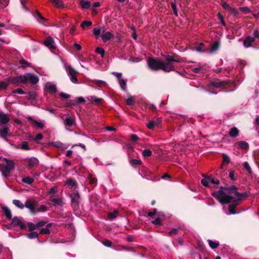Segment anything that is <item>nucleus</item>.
<instances>
[{"mask_svg": "<svg viewBox=\"0 0 259 259\" xmlns=\"http://www.w3.org/2000/svg\"><path fill=\"white\" fill-rule=\"evenodd\" d=\"M53 4L57 7L60 8L62 6L63 2L61 0H51Z\"/></svg>", "mask_w": 259, "mask_h": 259, "instance_id": "ea45409f", "label": "nucleus"}, {"mask_svg": "<svg viewBox=\"0 0 259 259\" xmlns=\"http://www.w3.org/2000/svg\"><path fill=\"white\" fill-rule=\"evenodd\" d=\"M2 210L3 214L6 215L7 219L10 220L12 219L11 211L7 206H2Z\"/></svg>", "mask_w": 259, "mask_h": 259, "instance_id": "f8f14e48", "label": "nucleus"}, {"mask_svg": "<svg viewBox=\"0 0 259 259\" xmlns=\"http://www.w3.org/2000/svg\"><path fill=\"white\" fill-rule=\"evenodd\" d=\"M201 183L202 185L206 187H210V186L209 185V181L206 179H202L201 180Z\"/></svg>", "mask_w": 259, "mask_h": 259, "instance_id": "603ef678", "label": "nucleus"}, {"mask_svg": "<svg viewBox=\"0 0 259 259\" xmlns=\"http://www.w3.org/2000/svg\"><path fill=\"white\" fill-rule=\"evenodd\" d=\"M72 206L77 209L79 203L80 195L77 191H75L70 194Z\"/></svg>", "mask_w": 259, "mask_h": 259, "instance_id": "0eeeda50", "label": "nucleus"}, {"mask_svg": "<svg viewBox=\"0 0 259 259\" xmlns=\"http://www.w3.org/2000/svg\"><path fill=\"white\" fill-rule=\"evenodd\" d=\"M204 46V44L203 43H200L199 45L196 47V50L197 51L199 52H204V49H203V47Z\"/></svg>", "mask_w": 259, "mask_h": 259, "instance_id": "8fccbe9b", "label": "nucleus"}, {"mask_svg": "<svg viewBox=\"0 0 259 259\" xmlns=\"http://www.w3.org/2000/svg\"><path fill=\"white\" fill-rule=\"evenodd\" d=\"M153 224L156 225H160L161 224V220L159 217L156 218L154 221L152 222Z\"/></svg>", "mask_w": 259, "mask_h": 259, "instance_id": "338daca9", "label": "nucleus"}, {"mask_svg": "<svg viewBox=\"0 0 259 259\" xmlns=\"http://www.w3.org/2000/svg\"><path fill=\"white\" fill-rule=\"evenodd\" d=\"M9 128L8 127H5L2 129H0V137L4 138L6 140L7 139L5 138L8 135Z\"/></svg>", "mask_w": 259, "mask_h": 259, "instance_id": "aec40b11", "label": "nucleus"}, {"mask_svg": "<svg viewBox=\"0 0 259 259\" xmlns=\"http://www.w3.org/2000/svg\"><path fill=\"white\" fill-rule=\"evenodd\" d=\"M171 7L173 10L174 14L177 16L178 15V10L177 8L176 4L175 2H172L171 3Z\"/></svg>", "mask_w": 259, "mask_h": 259, "instance_id": "de8ad7c7", "label": "nucleus"}, {"mask_svg": "<svg viewBox=\"0 0 259 259\" xmlns=\"http://www.w3.org/2000/svg\"><path fill=\"white\" fill-rule=\"evenodd\" d=\"M243 166H244V169L247 172H248L249 174H251L252 173L251 168L250 167L249 163L247 161H245V162H244L243 163Z\"/></svg>", "mask_w": 259, "mask_h": 259, "instance_id": "a19ab883", "label": "nucleus"}, {"mask_svg": "<svg viewBox=\"0 0 259 259\" xmlns=\"http://www.w3.org/2000/svg\"><path fill=\"white\" fill-rule=\"evenodd\" d=\"M119 83L122 90L125 91L126 90V81L123 79H119Z\"/></svg>", "mask_w": 259, "mask_h": 259, "instance_id": "c756f323", "label": "nucleus"}, {"mask_svg": "<svg viewBox=\"0 0 259 259\" xmlns=\"http://www.w3.org/2000/svg\"><path fill=\"white\" fill-rule=\"evenodd\" d=\"M163 56L164 58L163 60L158 58H148L147 62L149 68L153 71L161 70L164 72H169L176 70V63L182 62V58L175 53Z\"/></svg>", "mask_w": 259, "mask_h": 259, "instance_id": "f257e3e1", "label": "nucleus"}, {"mask_svg": "<svg viewBox=\"0 0 259 259\" xmlns=\"http://www.w3.org/2000/svg\"><path fill=\"white\" fill-rule=\"evenodd\" d=\"M102 243L104 245L107 247H111L112 244V242L108 239L102 241Z\"/></svg>", "mask_w": 259, "mask_h": 259, "instance_id": "6e6d98bb", "label": "nucleus"}, {"mask_svg": "<svg viewBox=\"0 0 259 259\" xmlns=\"http://www.w3.org/2000/svg\"><path fill=\"white\" fill-rule=\"evenodd\" d=\"M95 84L100 87H102L103 85H104L106 83L104 81H103V80H97L95 81Z\"/></svg>", "mask_w": 259, "mask_h": 259, "instance_id": "e2e57ef3", "label": "nucleus"}, {"mask_svg": "<svg viewBox=\"0 0 259 259\" xmlns=\"http://www.w3.org/2000/svg\"><path fill=\"white\" fill-rule=\"evenodd\" d=\"M27 237L29 238V239H34V238H36L38 237V233H37V232H31L29 234H28L27 235Z\"/></svg>", "mask_w": 259, "mask_h": 259, "instance_id": "c9c22d12", "label": "nucleus"}, {"mask_svg": "<svg viewBox=\"0 0 259 259\" xmlns=\"http://www.w3.org/2000/svg\"><path fill=\"white\" fill-rule=\"evenodd\" d=\"M7 80L9 83L16 85H18L19 83L26 84L28 81L35 84L38 82L39 79L34 74L28 73L18 76L9 77Z\"/></svg>", "mask_w": 259, "mask_h": 259, "instance_id": "7ed1b4c3", "label": "nucleus"}, {"mask_svg": "<svg viewBox=\"0 0 259 259\" xmlns=\"http://www.w3.org/2000/svg\"><path fill=\"white\" fill-rule=\"evenodd\" d=\"M142 155L144 157H149L152 155V151L149 149H144L142 151Z\"/></svg>", "mask_w": 259, "mask_h": 259, "instance_id": "f704fd0d", "label": "nucleus"}, {"mask_svg": "<svg viewBox=\"0 0 259 259\" xmlns=\"http://www.w3.org/2000/svg\"><path fill=\"white\" fill-rule=\"evenodd\" d=\"M13 203L17 207L20 209L24 208V204H23L20 200L14 199L13 200Z\"/></svg>", "mask_w": 259, "mask_h": 259, "instance_id": "b1692460", "label": "nucleus"}, {"mask_svg": "<svg viewBox=\"0 0 259 259\" xmlns=\"http://www.w3.org/2000/svg\"><path fill=\"white\" fill-rule=\"evenodd\" d=\"M118 214V210H115L113 212H110L108 213V218L110 220H112L116 218Z\"/></svg>", "mask_w": 259, "mask_h": 259, "instance_id": "a878e982", "label": "nucleus"}, {"mask_svg": "<svg viewBox=\"0 0 259 259\" xmlns=\"http://www.w3.org/2000/svg\"><path fill=\"white\" fill-rule=\"evenodd\" d=\"M238 148L242 150H248L249 144L245 141H240L238 143Z\"/></svg>", "mask_w": 259, "mask_h": 259, "instance_id": "a211bd4d", "label": "nucleus"}, {"mask_svg": "<svg viewBox=\"0 0 259 259\" xmlns=\"http://www.w3.org/2000/svg\"><path fill=\"white\" fill-rule=\"evenodd\" d=\"M155 125H157V122L152 120L147 124V127L150 130H153Z\"/></svg>", "mask_w": 259, "mask_h": 259, "instance_id": "4c0bfd02", "label": "nucleus"}, {"mask_svg": "<svg viewBox=\"0 0 259 259\" xmlns=\"http://www.w3.org/2000/svg\"><path fill=\"white\" fill-rule=\"evenodd\" d=\"M10 120L8 115L4 113H0V123L2 124H6Z\"/></svg>", "mask_w": 259, "mask_h": 259, "instance_id": "f3484780", "label": "nucleus"}, {"mask_svg": "<svg viewBox=\"0 0 259 259\" xmlns=\"http://www.w3.org/2000/svg\"><path fill=\"white\" fill-rule=\"evenodd\" d=\"M254 41V37H252L250 36H247L243 41V45L246 48H249L251 46V44Z\"/></svg>", "mask_w": 259, "mask_h": 259, "instance_id": "9b49d317", "label": "nucleus"}, {"mask_svg": "<svg viewBox=\"0 0 259 259\" xmlns=\"http://www.w3.org/2000/svg\"><path fill=\"white\" fill-rule=\"evenodd\" d=\"M47 210V207L45 205H41L39 207H36L37 213L39 212H45Z\"/></svg>", "mask_w": 259, "mask_h": 259, "instance_id": "79ce46f5", "label": "nucleus"}, {"mask_svg": "<svg viewBox=\"0 0 259 259\" xmlns=\"http://www.w3.org/2000/svg\"><path fill=\"white\" fill-rule=\"evenodd\" d=\"M51 201L53 202V205L54 206H62L63 205L61 198H52Z\"/></svg>", "mask_w": 259, "mask_h": 259, "instance_id": "412c9836", "label": "nucleus"}, {"mask_svg": "<svg viewBox=\"0 0 259 259\" xmlns=\"http://www.w3.org/2000/svg\"><path fill=\"white\" fill-rule=\"evenodd\" d=\"M178 231H179V229H178V228L172 229L168 232V235L169 236H171L174 235H176V234H177Z\"/></svg>", "mask_w": 259, "mask_h": 259, "instance_id": "052dcab7", "label": "nucleus"}, {"mask_svg": "<svg viewBox=\"0 0 259 259\" xmlns=\"http://www.w3.org/2000/svg\"><path fill=\"white\" fill-rule=\"evenodd\" d=\"M24 164H25L28 168H32L38 164V160L37 158L34 157H31L30 158H26L24 160Z\"/></svg>", "mask_w": 259, "mask_h": 259, "instance_id": "6e6552de", "label": "nucleus"}, {"mask_svg": "<svg viewBox=\"0 0 259 259\" xmlns=\"http://www.w3.org/2000/svg\"><path fill=\"white\" fill-rule=\"evenodd\" d=\"M35 16L38 17V18L39 19H40V20H41L47 22L48 21V20L47 19L45 18V17H44L38 11H35Z\"/></svg>", "mask_w": 259, "mask_h": 259, "instance_id": "49530a36", "label": "nucleus"}, {"mask_svg": "<svg viewBox=\"0 0 259 259\" xmlns=\"http://www.w3.org/2000/svg\"><path fill=\"white\" fill-rule=\"evenodd\" d=\"M39 234L49 235L50 234V231L48 228H42L40 230Z\"/></svg>", "mask_w": 259, "mask_h": 259, "instance_id": "13d9d810", "label": "nucleus"}, {"mask_svg": "<svg viewBox=\"0 0 259 259\" xmlns=\"http://www.w3.org/2000/svg\"><path fill=\"white\" fill-rule=\"evenodd\" d=\"M38 202L35 200L28 199L26 201L24 207L29 209L31 214L34 215L37 213L36 207L38 206Z\"/></svg>", "mask_w": 259, "mask_h": 259, "instance_id": "39448f33", "label": "nucleus"}, {"mask_svg": "<svg viewBox=\"0 0 259 259\" xmlns=\"http://www.w3.org/2000/svg\"><path fill=\"white\" fill-rule=\"evenodd\" d=\"M229 136L232 138H235L239 135V130L236 127H233L229 132Z\"/></svg>", "mask_w": 259, "mask_h": 259, "instance_id": "dca6fc26", "label": "nucleus"}, {"mask_svg": "<svg viewBox=\"0 0 259 259\" xmlns=\"http://www.w3.org/2000/svg\"><path fill=\"white\" fill-rule=\"evenodd\" d=\"M20 146V148L23 150H29L30 149L27 142H22L21 145Z\"/></svg>", "mask_w": 259, "mask_h": 259, "instance_id": "72a5a7b5", "label": "nucleus"}, {"mask_svg": "<svg viewBox=\"0 0 259 259\" xmlns=\"http://www.w3.org/2000/svg\"><path fill=\"white\" fill-rule=\"evenodd\" d=\"M239 10L244 14H247L250 12V10L247 7H240Z\"/></svg>", "mask_w": 259, "mask_h": 259, "instance_id": "5fc2aeb1", "label": "nucleus"}, {"mask_svg": "<svg viewBox=\"0 0 259 259\" xmlns=\"http://www.w3.org/2000/svg\"><path fill=\"white\" fill-rule=\"evenodd\" d=\"M102 29H100V28H94L93 29V34L97 37L99 36L101 33Z\"/></svg>", "mask_w": 259, "mask_h": 259, "instance_id": "680f3d73", "label": "nucleus"}, {"mask_svg": "<svg viewBox=\"0 0 259 259\" xmlns=\"http://www.w3.org/2000/svg\"><path fill=\"white\" fill-rule=\"evenodd\" d=\"M16 93H18L19 94H21V95L25 94V92L21 88H18V89H17L13 91V92H12L13 94H16Z\"/></svg>", "mask_w": 259, "mask_h": 259, "instance_id": "bf43d9fd", "label": "nucleus"}, {"mask_svg": "<svg viewBox=\"0 0 259 259\" xmlns=\"http://www.w3.org/2000/svg\"><path fill=\"white\" fill-rule=\"evenodd\" d=\"M228 84V82L226 81H212L209 82V87L210 88H220L222 87H225Z\"/></svg>", "mask_w": 259, "mask_h": 259, "instance_id": "1a4fd4ad", "label": "nucleus"}, {"mask_svg": "<svg viewBox=\"0 0 259 259\" xmlns=\"http://www.w3.org/2000/svg\"><path fill=\"white\" fill-rule=\"evenodd\" d=\"M66 71L68 72V75L70 76L71 81L74 83H77L78 79L76 75L78 73L77 70L73 68L71 66L69 65L66 68Z\"/></svg>", "mask_w": 259, "mask_h": 259, "instance_id": "423d86ee", "label": "nucleus"}, {"mask_svg": "<svg viewBox=\"0 0 259 259\" xmlns=\"http://www.w3.org/2000/svg\"><path fill=\"white\" fill-rule=\"evenodd\" d=\"M48 90L50 92L56 93L57 91L56 86L53 84H50L48 87Z\"/></svg>", "mask_w": 259, "mask_h": 259, "instance_id": "4d7b16f0", "label": "nucleus"}, {"mask_svg": "<svg viewBox=\"0 0 259 259\" xmlns=\"http://www.w3.org/2000/svg\"><path fill=\"white\" fill-rule=\"evenodd\" d=\"M67 184L69 186H71L72 187H75L77 185V183H76V181L72 180V179L68 180Z\"/></svg>", "mask_w": 259, "mask_h": 259, "instance_id": "864d4df0", "label": "nucleus"}, {"mask_svg": "<svg viewBox=\"0 0 259 259\" xmlns=\"http://www.w3.org/2000/svg\"><path fill=\"white\" fill-rule=\"evenodd\" d=\"M130 163L132 166L135 167L137 165H141L142 162L141 160L132 159L130 161Z\"/></svg>", "mask_w": 259, "mask_h": 259, "instance_id": "bb28decb", "label": "nucleus"}, {"mask_svg": "<svg viewBox=\"0 0 259 259\" xmlns=\"http://www.w3.org/2000/svg\"><path fill=\"white\" fill-rule=\"evenodd\" d=\"M207 179L209 181V182H211L212 184H214L216 185H218L220 183V181L219 180H215L211 175L208 176L207 177Z\"/></svg>", "mask_w": 259, "mask_h": 259, "instance_id": "473e14b6", "label": "nucleus"}, {"mask_svg": "<svg viewBox=\"0 0 259 259\" xmlns=\"http://www.w3.org/2000/svg\"><path fill=\"white\" fill-rule=\"evenodd\" d=\"M85 102V99L82 97H77L73 101H72V103H68L67 107H71V105H74L75 104H80L82 103H84Z\"/></svg>", "mask_w": 259, "mask_h": 259, "instance_id": "2eb2a0df", "label": "nucleus"}, {"mask_svg": "<svg viewBox=\"0 0 259 259\" xmlns=\"http://www.w3.org/2000/svg\"><path fill=\"white\" fill-rule=\"evenodd\" d=\"M54 40L53 37L49 36L44 41L45 45L50 49L54 50L56 49L55 46L54 45Z\"/></svg>", "mask_w": 259, "mask_h": 259, "instance_id": "9d476101", "label": "nucleus"}, {"mask_svg": "<svg viewBox=\"0 0 259 259\" xmlns=\"http://www.w3.org/2000/svg\"><path fill=\"white\" fill-rule=\"evenodd\" d=\"M22 181L24 183L31 185L34 182V179L30 177H27L23 178Z\"/></svg>", "mask_w": 259, "mask_h": 259, "instance_id": "393cba45", "label": "nucleus"}, {"mask_svg": "<svg viewBox=\"0 0 259 259\" xmlns=\"http://www.w3.org/2000/svg\"><path fill=\"white\" fill-rule=\"evenodd\" d=\"M36 93L34 91H29L28 92V96L27 97V99L28 100H33L36 98Z\"/></svg>", "mask_w": 259, "mask_h": 259, "instance_id": "7c9ffc66", "label": "nucleus"}, {"mask_svg": "<svg viewBox=\"0 0 259 259\" xmlns=\"http://www.w3.org/2000/svg\"><path fill=\"white\" fill-rule=\"evenodd\" d=\"M90 101L93 103H95L97 105H99L102 103V102L103 101V99L102 98H96L94 96H91Z\"/></svg>", "mask_w": 259, "mask_h": 259, "instance_id": "5701e85b", "label": "nucleus"}, {"mask_svg": "<svg viewBox=\"0 0 259 259\" xmlns=\"http://www.w3.org/2000/svg\"><path fill=\"white\" fill-rule=\"evenodd\" d=\"M92 22L91 21H84L81 23V27L84 29L85 27L86 26H90L92 25Z\"/></svg>", "mask_w": 259, "mask_h": 259, "instance_id": "09e8293b", "label": "nucleus"}, {"mask_svg": "<svg viewBox=\"0 0 259 259\" xmlns=\"http://www.w3.org/2000/svg\"><path fill=\"white\" fill-rule=\"evenodd\" d=\"M219 46H220L219 43L218 42L215 41L211 46V48L209 50V52L210 53H212V52H214L217 51L219 48Z\"/></svg>", "mask_w": 259, "mask_h": 259, "instance_id": "cd10ccee", "label": "nucleus"}, {"mask_svg": "<svg viewBox=\"0 0 259 259\" xmlns=\"http://www.w3.org/2000/svg\"><path fill=\"white\" fill-rule=\"evenodd\" d=\"M64 123L66 126L71 127L75 124V120L73 117H68L64 120Z\"/></svg>", "mask_w": 259, "mask_h": 259, "instance_id": "ddd939ff", "label": "nucleus"}, {"mask_svg": "<svg viewBox=\"0 0 259 259\" xmlns=\"http://www.w3.org/2000/svg\"><path fill=\"white\" fill-rule=\"evenodd\" d=\"M113 37L114 35L110 32H105L101 35L102 39L104 42L109 40Z\"/></svg>", "mask_w": 259, "mask_h": 259, "instance_id": "4468645a", "label": "nucleus"}, {"mask_svg": "<svg viewBox=\"0 0 259 259\" xmlns=\"http://www.w3.org/2000/svg\"><path fill=\"white\" fill-rule=\"evenodd\" d=\"M21 220L19 219L17 217H15L12 219V224L14 226H18Z\"/></svg>", "mask_w": 259, "mask_h": 259, "instance_id": "e433bc0d", "label": "nucleus"}, {"mask_svg": "<svg viewBox=\"0 0 259 259\" xmlns=\"http://www.w3.org/2000/svg\"><path fill=\"white\" fill-rule=\"evenodd\" d=\"M9 83L3 81H0V91L5 90L8 87Z\"/></svg>", "mask_w": 259, "mask_h": 259, "instance_id": "3c124183", "label": "nucleus"}, {"mask_svg": "<svg viewBox=\"0 0 259 259\" xmlns=\"http://www.w3.org/2000/svg\"><path fill=\"white\" fill-rule=\"evenodd\" d=\"M230 162V157L226 154H223V163L222 165L220 166V168L222 169L223 167L224 164H228Z\"/></svg>", "mask_w": 259, "mask_h": 259, "instance_id": "6ab92c4d", "label": "nucleus"}, {"mask_svg": "<svg viewBox=\"0 0 259 259\" xmlns=\"http://www.w3.org/2000/svg\"><path fill=\"white\" fill-rule=\"evenodd\" d=\"M222 7L227 11H230L232 7L226 2H223L221 4Z\"/></svg>", "mask_w": 259, "mask_h": 259, "instance_id": "c03bdc74", "label": "nucleus"}, {"mask_svg": "<svg viewBox=\"0 0 259 259\" xmlns=\"http://www.w3.org/2000/svg\"><path fill=\"white\" fill-rule=\"evenodd\" d=\"M218 19L223 26H226V23L224 20L223 16L219 13L218 15Z\"/></svg>", "mask_w": 259, "mask_h": 259, "instance_id": "69168bd1", "label": "nucleus"}, {"mask_svg": "<svg viewBox=\"0 0 259 259\" xmlns=\"http://www.w3.org/2000/svg\"><path fill=\"white\" fill-rule=\"evenodd\" d=\"M96 53L100 54L102 57H104L105 51L102 48L98 47L96 49Z\"/></svg>", "mask_w": 259, "mask_h": 259, "instance_id": "58836bf2", "label": "nucleus"}, {"mask_svg": "<svg viewBox=\"0 0 259 259\" xmlns=\"http://www.w3.org/2000/svg\"><path fill=\"white\" fill-rule=\"evenodd\" d=\"M126 103L128 105H133L134 104V100L132 97H130L127 99Z\"/></svg>", "mask_w": 259, "mask_h": 259, "instance_id": "774afa93", "label": "nucleus"}, {"mask_svg": "<svg viewBox=\"0 0 259 259\" xmlns=\"http://www.w3.org/2000/svg\"><path fill=\"white\" fill-rule=\"evenodd\" d=\"M27 226L28 227V231L30 232H32L37 228L36 224H33L31 222L28 223Z\"/></svg>", "mask_w": 259, "mask_h": 259, "instance_id": "2f4dec72", "label": "nucleus"}, {"mask_svg": "<svg viewBox=\"0 0 259 259\" xmlns=\"http://www.w3.org/2000/svg\"><path fill=\"white\" fill-rule=\"evenodd\" d=\"M208 244L209 246L212 249H215L219 246V243L217 242H214L212 240H208Z\"/></svg>", "mask_w": 259, "mask_h": 259, "instance_id": "c85d7f7f", "label": "nucleus"}, {"mask_svg": "<svg viewBox=\"0 0 259 259\" xmlns=\"http://www.w3.org/2000/svg\"><path fill=\"white\" fill-rule=\"evenodd\" d=\"M226 189V191H232L234 194V192L237 191L238 188L234 185H232L230 187H227Z\"/></svg>", "mask_w": 259, "mask_h": 259, "instance_id": "a18cd8bd", "label": "nucleus"}, {"mask_svg": "<svg viewBox=\"0 0 259 259\" xmlns=\"http://www.w3.org/2000/svg\"><path fill=\"white\" fill-rule=\"evenodd\" d=\"M19 63L22 65H26L28 67L31 66V64L30 63L23 59H21L19 60Z\"/></svg>", "mask_w": 259, "mask_h": 259, "instance_id": "0e129e2a", "label": "nucleus"}, {"mask_svg": "<svg viewBox=\"0 0 259 259\" xmlns=\"http://www.w3.org/2000/svg\"><path fill=\"white\" fill-rule=\"evenodd\" d=\"M211 195L217 199L222 204H227L232 202L233 203L230 204L228 206L229 213L230 214H234L237 213V211L235 210V209L237 206L239 204L237 202L240 201L241 198H238L237 199H236L233 196L227 194L222 190L213 192L211 193Z\"/></svg>", "mask_w": 259, "mask_h": 259, "instance_id": "f03ea898", "label": "nucleus"}, {"mask_svg": "<svg viewBox=\"0 0 259 259\" xmlns=\"http://www.w3.org/2000/svg\"><path fill=\"white\" fill-rule=\"evenodd\" d=\"M80 5L83 9H89L91 7V3L89 1L81 0L80 1Z\"/></svg>", "mask_w": 259, "mask_h": 259, "instance_id": "4be33fe9", "label": "nucleus"}, {"mask_svg": "<svg viewBox=\"0 0 259 259\" xmlns=\"http://www.w3.org/2000/svg\"><path fill=\"white\" fill-rule=\"evenodd\" d=\"M6 164H0V170L3 177L8 178L10 176L11 172L15 168V164L13 161L5 158Z\"/></svg>", "mask_w": 259, "mask_h": 259, "instance_id": "20e7f679", "label": "nucleus"}, {"mask_svg": "<svg viewBox=\"0 0 259 259\" xmlns=\"http://www.w3.org/2000/svg\"><path fill=\"white\" fill-rule=\"evenodd\" d=\"M234 195L238 197H242L243 198H246L248 197V194L246 192L241 193L238 192V191H235L234 192Z\"/></svg>", "mask_w": 259, "mask_h": 259, "instance_id": "37998d69", "label": "nucleus"}]
</instances>
